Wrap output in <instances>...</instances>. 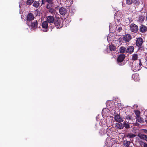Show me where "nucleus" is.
<instances>
[{
  "mask_svg": "<svg viewBox=\"0 0 147 147\" xmlns=\"http://www.w3.org/2000/svg\"><path fill=\"white\" fill-rule=\"evenodd\" d=\"M125 55L124 54H121L119 55L117 58V63L119 65H124V62H123L125 57Z\"/></svg>",
  "mask_w": 147,
  "mask_h": 147,
  "instance_id": "1",
  "label": "nucleus"
},
{
  "mask_svg": "<svg viewBox=\"0 0 147 147\" xmlns=\"http://www.w3.org/2000/svg\"><path fill=\"white\" fill-rule=\"evenodd\" d=\"M63 21V20H62L59 18L57 20H55L53 23L57 28H61L63 26L62 23Z\"/></svg>",
  "mask_w": 147,
  "mask_h": 147,
  "instance_id": "2",
  "label": "nucleus"
},
{
  "mask_svg": "<svg viewBox=\"0 0 147 147\" xmlns=\"http://www.w3.org/2000/svg\"><path fill=\"white\" fill-rule=\"evenodd\" d=\"M138 28L137 26L134 24H132L130 25V30L134 33L137 32L138 31Z\"/></svg>",
  "mask_w": 147,
  "mask_h": 147,
  "instance_id": "3",
  "label": "nucleus"
},
{
  "mask_svg": "<svg viewBox=\"0 0 147 147\" xmlns=\"http://www.w3.org/2000/svg\"><path fill=\"white\" fill-rule=\"evenodd\" d=\"M143 42V40L141 37H139L137 38L136 40V45L137 46H141Z\"/></svg>",
  "mask_w": 147,
  "mask_h": 147,
  "instance_id": "4",
  "label": "nucleus"
},
{
  "mask_svg": "<svg viewBox=\"0 0 147 147\" xmlns=\"http://www.w3.org/2000/svg\"><path fill=\"white\" fill-rule=\"evenodd\" d=\"M28 26H30L32 28L36 29L37 28L38 23L37 20H35L33 22H32L31 25L29 24V23H27Z\"/></svg>",
  "mask_w": 147,
  "mask_h": 147,
  "instance_id": "5",
  "label": "nucleus"
},
{
  "mask_svg": "<svg viewBox=\"0 0 147 147\" xmlns=\"http://www.w3.org/2000/svg\"><path fill=\"white\" fill-rule=\"evenodd\" d=\"M42 26L43 28L46 29L43 30L44 32H46L48 30V22L47 21H44L42 23Z\"/></svg>",
  "mask_w": 147,
  "mask_h": 147,
  "instance_id": "6",
  "label": "nucleus"
},
{
  "mask_svg": "<svg viewBox=\"0 0 147 147\" xmlns=\"http://www.w3.org/2000/svg\"><path fill=\"white\" fill-rule=\"evenodd\" d=\"M140 67L138 68V66L136 65V63H133L131 67V70L133 71L136 72L139 71L140 70Z\"/></svg>",
  "mask_w": 147,
  "mask_h": 147,
  "instance_id": "7",
  "label": "nucleus"
},
{
  "mask_svg": "<svg viewBox=\"0 0 147 147\" xmlns=\"http://www.w3.org/2000/svg\"><path fill=\"white\" fill-rule=\"evenodd\" d=\"M131 38V36L129 34H127L124 36L123 40L125 42H129Z\"/></svg>",
  "mask_w": 147,
  "mask_h": 147,
  "instance_id": "8",
  "label": "nucleus"
},
{
  "mask_svg": "<svg viewBox=\"0 0 147 147\" xmlns=\"http://www.w3.org/2000/svg\"><path fill=\"white\" fill-rule=\"evenodd\" d=\"M114 118L115 121L118 122L120 123L123 121L122 117H121L119 115L117 114L115 116Z\"/></svg>",
  "mask_w": 147,
  "mask_h": 147,
  "instance_id": "9",
  "label": "nucleus"
},
{
  "mask_svg": "<svg viewBox=\"0 0 147 147\" xmlns=\"http://www.w3.org/2000/svg\"><path fill=\"white\" fill-rule=\"evenodd\" d=\"M34 16L33 14L30 13H29L27 17V20L28 21H31L32 20H33L34 18Z\"/></svg>",
  "mask_w": 147,
  "mask_h": 147,
  "instance_id": "10",
  "label": "nucleus"
},
{
  "mask_svg": "<svg viewBox=\"0 0 147 147\" xmlns=\"http://www.w3.org/2000/svg\"><path fill=\"white\" fill-rule=\"evenodd\" d=\"M139 30L142 33H144L147 31V28L146 26L142 24L140 26Z\"/></svg>",
  "mask_w": 147,
  "mask_h": 147,
  "instance_id": "11",
  "label": "nucleus"
},
{
  "mask_svg": "<svg viewBox=\"0 0 147 147\" xmlns=\"http://www.w3.org/2000/svg\"><path fill=\"white\" fill-rule=\"evenodd\" d=\"M47 22L50 24L53 23L54 21V19L53 17L52 16H49L47 17Z\"/></svg>",
  "mask_w": 147,
  "mask_h": 147,
  "instance_id": "12",
  "label": "nucleus"
},
{
  "mask_svg": "<svg viewBox=\"0 0 147 147\" xmlns=\"http://www.w3.org/2000/svg\"><path fill=\"white\" fill-rule=\"evenodd\" d=\"M134 47L133 46L129 47L126 49V53L131 54L134 51Z\"/></svg>",
  "mask_w": 147,
  "mask_h": 147,
  "instance_id": "13",
  "label": "nucleus"
},
{
  "mask_svg": "<svg viewBox=\"0 0 147 147\" xmlns=\"http://www.w3.org/2000/svg\"><path fill=\"white\" fill-rule=\"evenodd\" d=\"M115 126L116 127L117 129H122L124 127L122 123H117L115 125Z\"/></svg>",
  "mask_w": 147,
  "mask_h": 147,
  "instance_id": "14",
  "label": "nucleus"
},
{
  "mask_svg": "<svg viewBox=\"0 0 147 147\" xmlns=\"http://www.w3.org/2000/svg\"><path fill=\"white\" fill-rule=\"evenodd\" d=\"M66 12V9L63 7H61L59 9V12L62 15L64 16Z\"/></svg>",
  "mask_w": 147,
  "mask_h": 147,
  "instance_id": "15",
  "label": "nucleus"
},
{
  "mask_svg": "<svg viewBox=\"0 0 147 147\" xmlns=\"http://www.w3.org/2000/svg\"><path fill=\"white\" fill-rule=\"evenodd\" d=\"M138 136L140 139H144L146 141H147V136L142 134H138Z\"/></svg>",
  "mask_w": 147,
  "mask_h": 147,
  "instance_id": "16",
  "label": "nucleus"
},
{
  "mask_svg": "<svg viewBox=\"0 0 147 147\" xmlns=\"http://www.w3.org/2000/svg\"><path fill=\"white\" fill-rule=\"evenodd\" d=\"M40 1L39 0L38 1H34L33 3V6L36 8L38 7L40 5Z\"/></svg>",
  "mask_w": 147,
  "mask_h": 147,
  "instance_id": "17",
  "label": "nucleus"
},
{
  "mask_svg": "<svg viewBox=\"0 0 147 147\" xmlns=\"http://www.w3.org/2000/svg\"><path fill=\"white\" fill-rule=\"evenodd\" d=\"M120 52L121 53H124L126 52V49L124 47H121L119 49Z\"/></svg>",
  "mask_w": 147,
  "mask_h": 147,
  "instance_id": "18",
  "label": "nucleus"
},
{
  "mask_svg": "<svg viewBox=\"0 0 147 147\" xmlns=\"http://www.w3.org/2000/svg\"><path fill=\"white\" fill-rule=\"evenodd\" d=\"M34 2V0H27L26 4L28 6H30Z\"/></svg>",
  "mask_w": 147,
  "mask_h": 147,
  "instance_id": "19",
  "label": "nucleus"
},
{
  "mask_svg": "<svg viewBox=\"0 0 147 147\" xmlns=\"http://www.w3.org/2000/svg\"><path fill=\"white\" fill-rule=\"evenodd\" d=\"M138 75L137 74H135L132 76V77L134 79L135 81H138L139 80V78L138 77Z\"/></svg>",
  "mask_w": 147,
  "mask_h": 147,
  "instance_id": "20",
  "label": "nucleus"
},
{
  "mask_svg": "<svg viewBox=\"0 0 147 147\" xmlns=\"http://www.w3.org/2000/svg\"><path fill=\"white\" fill-rule=\"evenodd\" d=\"M115 46L113 45H111L109 46V48L110 51H115Z\"/></svg>",
  "mask_w": 147,
  "mask_h": 147,
  "instance_id": "21",
  "label": "nucleus"
},
{
  "mask_svg": "<svg viewBox=\"0 0 147 147\" xmlns=\"http://www.w3.org/2000/svg\"><path fill=\"white\" fill-rule=\"evenodd\" d=\"M136 119L137 121L141 123H142L144 122L143 119L140 117L136 118Z\"/></svg>",
  "mask_w": 147,
  "mask_h": 147,
  "instance_id": "22",
  "label": "nucleus"
},
{
  "mask_svg": "<svg viewBox=\"0 0 147 147\" xmlns=\"http://www.w3.org/2000/svg\"><path fill=\"white\" fill-rule=\"evenodd\" d=\"M131 142L129 141H125L124 142V145L126 147H128L129 146Z\"/></svg>",
  "mask_w": 147,
  "mask_h": 147,
  "instance_id": "23",
  "label": "nucleus"
},
{
  "mask_svg": "<svg viewBox=\"0 0 147 147\" xmlns=\"http://www.w3.org/2000/svg\"><path fill=\"white\" fill-rule=\"evenodd\" d=\"M136 135L132 134L131 133L128 134L127 135V137L130 138H132L136 136Z\"/></svg>",
  "mask_w": 147,
  "mask_h": 147,
  "instance_id": "24",
  "label": "nucleus"
},
{
  "mask_svg": "<svg viewBox=\"0 0 147 147\" xmlns=\"http://www.w3.org/2000/svg\"><path fill=\"white\" fill-rule=\"evenodd\" d=\"M138 55L136 54H134L132 55V59L135 60L138 59Z\"/></svg>",
  "mask_w": 147,
  "mask_h": 147,
  "instance_id": "25",
  "label": "nucleus"
},
{
  "mask_svg": "<svg viewBox=\"0 0 147 147\" xmlns=\"http://www.w3.org/2000/svg\"><path fill=\"white\" fill-rule=\"evenodd\" d=\"M136 115V118L140 117V112L138 110H136L134 111Z\"/></svg>",
  "mask_w": 147,
  "mask_h": 147,
  "instance_id": "26",
  "label": "nucleus"
},
{
  "mask_svg": "<svg viewBox=\"0 0 147 147\" xmlns=\"http://www.w3.org/2000/svg\"><path fill=\"white\" fill-rule=\"evenodd\" d=\"M53 3H48L47 5L46 8L48 9L51 8L53 6Z\"/></svg>",
  "mask_w": 147,
  "mask_h": 147,
  "instance_id": "27",
  "label": "nucleus"
},
{
  "mask_svg": "<svg viewBox=\"0 0 147 147\" xmlns=\"http://www.w3.org/2000/svg\"><path fill=\"white\" fill-rule=\"evenodd\" d=\"M105 132V129L103 128H101L99 131V133L102 135H103Z\"/></svg>",
  "mask_w": 147,
  "mask_h": 147,
  "instance_id": "28",
  "label": "nucleus"
},
{
  "mask_svg": "<svg viewBox=\"0 0 147 147\" xmlns=\"http://www.w3.org/2000/svg\"><path fill=\"white\" fill-rule=\"evenodd\" d=\"M132 0H126V3L127 4L130 5L132 3Z\"/></svg>",
  "mask_w": 147,
  "mask_h": 147,
  "instance_id": "29",
  "label": "nucleus"
},
{
  "mask_svg": "<svg viewBox=\"0 0 147 147\" xmlns=\"http://www.w3.org/2000/svg\"><path fill=\"white\" fill-rule=\"evenodd\" d=\"M124 125V126L126 128H129L130 127V126L127 123H124L123 124Z\"/></svg>",
  "mask_w": 147,
  "mask_h": 147,
  "instance_id": "30",
  "label": "nucleus"
},
{
  "mask_svg": "<svg viewBox=\"0 0 147 147\" xmlns=\"http://www.w3.org/2000/svg\"><path fill=\"white\" fill-rule=\"evenodd\" d=\"M117 31L119 32H120L122 30V28L121 27H119V26H117Z\"/></svg>",
  "mask_w": 147,
  "mask_h": 147,
  "instance_id": "31",
  "label": "nucleus"
},
{
  "mask_svg": "<svg viewBox=\"0 0 147 147\" xmlns=\"http://www.w3.org/2000/svg\"><path fill=\"white\" fill-rule=\"evenodd\" d=\"M53 0H45V1L48 3H53Z\"/></svg>",
  "mask_w": 147,
  "mask_h": 147,
  "instance_id": "32",
  "label": "nucleus"
},
{
  "mask_svg": "<svg viewBox=\"0 0 147 147\" xmlns=\"http://www.w3.org/2000/svg\"><path fill=\"white\" fill-rule=\"evenodd\" d=\"M131 117L129 115H127L126 117V118L127 119L130 120L131 119Z\"/></svg>",
  "mask_w": 147,
  "mask_h": 147,
  "instance_id": "33",
  "label": "nucleus"
},
{
  "mask_svg": "<svg viewBox=\"0 0 147 147\" xmlns=\"http://www.w3.org/2000/svg\"><path fill=\"white\" fill-rule=\"evenodd\" d=\"M102 121L101 120L100 121V124L101 126H103V123L102 122Z\"/></svg>",
  "mask_w": 147,
  "mask_h": 147,
  "instance_id": "34",
  "label": "nucleus"
},
{
  "mask_svg": "<svg viewBox=\"0 0 147 147\" xmlns=\"http://www.w3.org/2000/svg\"><path fill=\"white\" fill-rule=\"evenodd\" d=\"M145 61L144 63L145 64H146L147 65V57H145Z\"/></svg>",
  "mask_w": 147,
  "mask_h": 147,
  "instance_id": "35",
  "label": "nucleus"
},
{
  "mask_svg": "<svg viewBox=\"0 0 147 147\" xmlns=\"http://www.w3.org/2000/svg\"><path fill=\"white\" fill-rule=\"evenodd\" d=\"M142 65V62H141V60H140V59L139 60V67L141 66Z\"/></svg>",
  "mask_w": 147,
  "mask_h": 147,
  "instance_id": "36",
  "label": "nucleus"
},
{
  "mask_svg": "<svg viewBox=\"0 0 147 147\" xmlns=\"http://www.w3.org/2000/svg\"><path fill=\"white\" fill-rule=\"evenodd\" d=\"M53 9L52 8H50V10H49V12L52 13L53 12Z\"/></svg>",
  "mask_w": 147,
  "mask_h": 147,
  "instance_id": "37",
  "label": "nucleus"
},
{
  "mask_svg": "<svg viewBox=\"0 0 147 147\" xmlns=\"http://www.w3.org/2000/svg\"><path fill=\"white\" fill-rule=\"evenodd\" d=\"M133 1L134 3L136 4L138 2V0H133Z\"/></svg>",
  "mask_w": 147,
  "mask_h": 147,
  "instance_id": "38",
  "label": "nucleus"
},
{
  "mask_svg": "<svg viewBox=\"0 0 147 147\" xmlns=\"http://www.w3.org/2000/svg\"><path fill=\"white\" fill-rule=\"evenodd\" d=\"M144 144V147H147V144L143 143Z\"/></svg>",
  "mask_w": 147,
  "mask_h": 147,
  "instance_id": "39",
  "label": "nucleus"
},
{
  "mask_svg": "<svg viewBox=\"0 0 147 147\" xmlns=\"http://www.w3.org/2000/svg\"><path fill=\"white\" fill-rule=\"evenodd\" d=\"M143 130L144 131V132L147 134V130L145 129H143Z\"/></svg>",
  "mask_w": 147,
  "mask_h": 147,
  "instance_id": "40",
  "label": "nucleus"
},
{
  "mask_svg": "<svg viewBox=\"0 0 147 147\" xmlns=\"http://www.w3.org/2000/svg\"><path fill=\"white\" fill-rule=\"evenodd\" d=\"M42 1V4H44L45 3V2L44 1V0H41Z\"/></svg>",
  "mask_w": 147,
  "mask_h": 147,
  "instance_id": "41",
  "label": "nucleus"
},
{
  "mask_svg": "<svg viewBox=\"0 0 147 147\" xmlns=\"http://www.w3.org/2000/svg\"><path fill=\"white\" fill-rule=\"evenodd\" d=\"M145 121L146 122V123H147V117H146V119H145Z\"/></svg>",
  "mask_w": 147,
  "mask_h": 147,
  "instance_id": "42",
  "label": "nucleus"
},
{
  "mask_svg": "<svg viewBox=\"0 0 147 147\" xmlns=\"http://www.w3.org/2000/svg\"><path fill=\"white\" fill-rule=\"evenodd\" d=\"M134 106H136V108H137V107H138V106H137V105H134Z\"/></svg>",
  "mask_w": 147,
  "mask_h": 147,
  "instance_id": "43",
  "label": "nucleus"
},
{
  "mask_svg": "<svg viewBox=\"0 0 147 147\" xmlns=\"http://www.w3.org/2000/svg\"><path fill=\"white\" fill-rule=\"evenodd\" d=\"M51 28H53V27H51Z\"/></svg>",
  "mask_w": 147,
  "mask_h": 147,
  "instance_id": "44",
  "label": "nucleus"
}]
</instances>
